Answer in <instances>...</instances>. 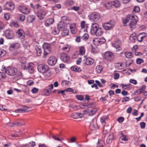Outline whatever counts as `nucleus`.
Segmentation results:
<instances>
[{
  "instance_id": "7ed1b4c3",
  "label": "nucleus",
  "mask_w": 147,
  "mask_h": 147,
  "mask_svg": "<svg viewBox=\"0 0 147 147\" xmlns=\"http://www.w3.org/2000/svg\"><path fill=\"white\" fill-rule=\"evenodd\" d=\"M103 58L108 61H111L114 59L115 56L112 52L108 51L105 53Z\"/></svg>"
},
{
  "instance_id": "603ef678",
  "label": "nucleus",
  "mask_w": 147,
  "mask_h": 147,
  "mask_svg": "<svg viewBox=\"0 0 147 147\" xmlns=\"http://www.w3.org/2000/svg\"><path fill=\"white\" fill-rule=\"evenodd\" d=\"M81 27L82 28H84L86 27L85 22L84 21H82L80 23Z\"/></svg>"
},
{
  "instance_id": "7c9ffc66",
  "label": "nucleus",
  "mask_w": 147,
  "mask_h": 147,
  "mask_svg": "<svg viewBox=\"0 0 147 147\" xmlns=\"http://www.w3.org/2000/svg\"><path fill=\"white\" fill-rule=\"evenodd\" d=\"M36 17L34 15H30L27 18V21L29 23H31L34 21Z\"/></svg>"
},
{
  "instance_id": "72a5a7b5",
  "label": "nucleus",
  "mask_w": 147,
  "mask_h": 147,
  "mask_svg": "<svg viewBox=\"0 0 147 147\" xmlns=\"http://www.w3.org/2000/svg\"><path fill=\"white\" fill-rule=\"evenodd\" d=\"M83 105L84 106H87L88 108H93L95 107V105L94 102H91L88 104L86 103H83Z\"/></svg>"
},
{
  "instance_id": "69168bd1",
  "label": "nucleus",
  "mask_w": 147,
  "mask_h": 147,
  "mask_svg": "<svg viewBox=\"0 0 147 147\" xmlns=\"http://www.w3.org/2000/svg\"><path fill=\"white\" fill-rule=\"evenodd\" d=\"M62 49L66 52H68L69 50V48L68 46H65Z\"/></svg>"
},
{
  "instance_id": "6e6d98bb",
  "label": "nucleus",
  "mask_w": 147,
  "mask_h": 147,
  "mask_svg": "<svg viewBox=\"0 0 147 147\" xmlns=\"http://www.w3.org/2000/svg\"><path fill=\"white\" fill-rule=\"evenodd\" d=\"M38 89L36 88H34L31 90L32 92L33 93H36L38 91Z\"/></svg>"
},
{
  "instance_id": "8fccbe9b",
  "label": "nucleus",
  "mask_w": 147,
  "mask_h": 147,
  "mask_svg": "<svg viewBox=\"0 0 147 147\" xmlns=\"http://www.w3.org/2000/svg\"><path fill=\"white\" fill-rule=\"evenodd\" d=\"M70 82L69 81L64 80L61 82V85L62 86H65L68 85L69 83H70Z\"/></svg>"
},
{
  "instance_id": "a18cd8bd",
  "label": "nucleus",
  "mask_w": 147,
  "mask_h": 147,
  "mask_svg": "<svg viewBox=\"0 0 147 147\" xmlns=\"http://www.w3.org/2000/svg\"><path fill=\"white\" fill-rule=\"evenodd\" d=\"M25 124V123H24L23 124H21V123L16 122L13 123L11 125H10L11 127H13L14 125H17V126H19V125H24Z\"/></svg>"
},
{
  "instance_id": "393cba45",
  "label": "nucleus",
  "mask_w": 147,
  "mask_h": 147,
  "mask_svg": "<svg viewBox=\"0 0 147 147\" xmlns=\"http://www.w3.org/2000/svg\"><path fill=\"white\" fill-rule=\"evenodd\" d=\"M54 22V20L53 18H49L47 19L45 22V26L47 27L49 26L52 24Z\"/></svg>"
},
{
  "instance_id": "6ab92c4d",
  "label": "nucleus",
  "mask_w": 147,
  "mask_h": 147,
  "mask_svg": "<svg viewBox=\"0 0 147 147\" xmlns=\"http://www.w3.org/2000/svg\"><path fill=\"white\" fill-rule=\"evenodd\" d=\"M146 36V34L145 33H141L139 34L137 37V39L138 41L141 42Z\"/></svg>"
},
{
  "instance_id": "2eb2a0df",
  "label": "nucleus",
  "mask_w": 147,
  "mask_h": 147,
  "mask_svg": "<svg viewBox=\"0 0 147 147\" xmlns=\"http://www.w3.org/2000/svg\"><path fill=\"white\" fill-rule=\"evenodd\" d=\"M15 6L14 4L11 2H9L7 3L4 6L5 9L10 11H12L14 9Z\"/></svg>"
},
{
  "instance_id": "f3484780",
  "label": "nucleus",
  "mask_w": 147,
  "mask_h": 147,
  "mask_svg": "<svg viewBox=\"0 0 147 147\" xmlns=\"http://www.w3.org/2000/svg\"><path fill=\"white\" fill-rule=\"evenodd\" d=\"M60 59L64 62L67 63L70 61L69 56L65 54L62 53L61 54Z\"/></svg>"
},
{
  "instance_id": "4468645a",
  "label": "nucleus",
  "mask_w": 147,
  "mask_h": 147,
  "mask_svg": "<svg viewBox=\"0 0 147 147\" xmlns=\"http://www.w3.org/2000/svg\"><path fill=\"white\" fill-rule=\"evenodd\" d=\"M102 26L105 30H108L114 27V25L111 23V21L103 24Z\"/></svg>"
},
{
  "instance_id": "b1692460",
  "label": "nucleus",
  "mask_w": 147,
  "mask_h": 147,
  "mask_svg": "<svg viewBox=\"0 0 147 147\" xmlns=\"http://www.w3.org/2000/svg\"><path fill=\"white\" fill-rule=\"evenodd\" d=\"M133 16L131 15H127L126 18L123 20V22L124 26H125L126 24L130 20L131 18H132Z\"/></svg>"
},
{
  "instance_id": "de8ad7c7",
  "label": "nucleus",
  "mask_w": 147,
  "mask_h": 147,
  "mask_svg": "<svg viewBox=\"0 0 147 147\" xmlns=\"http://www.w3.org/2000/svg\"><path fill=\"white\" fill-rule=\"evenodd\" d=\"M6 76V75L5 73L0 72V80L2 79H5Z\"/></svg>"
},
{
  "instance_id": "58836bf2",
  "label": "nucleus",
  "mask_w": 147,
  "mask_h": 147,
  "mask_svg": "<svg viewBox=\"0 0 147 147\" xmlns=\"http://www.w3.org/2000/svg\"><path fill=\"white\" fill-rule=\"evenodd\" d=\"M10 24L11 26H13L17 28H18L20 26L19 23L16 21H14L11 22Z\"/></svg>"
},
{
  "instance_id": "052dcab7",
  "label": "nucleus",
  "mask_w": 147,
  "mask_h": 147,
  "mask_svg": "<svg viewBox=\"0 0 147 147\" xmlns=\"http://www.w3.org/2000/svg\"><path fill=\"white\" fill-rule=\"evenodd\" d=\"M44 92L45 93V94L47 96H49L50 95V93L49 89L45 90H44Z\"/></svg>"
},
{
  "instance_id": "79ce46f5",
  "label": "nucleus",
  "mask_w": 147,
  "mask_h": 147,
  "mask_svg": "<svg viewBox=\"0 0 147 147\" xmlns=\"http://www.w3.org/2000/svg\"><path fill=\"white\" fill-rule=\"evenodd\" d=\"M23 45L25 48H27L29 46V43L28 42L25 40H23L22 42Z\"/></svg>"
},
{
  "instance_id": "680f3d73",
  "label": "nucleus",
  "mask_w": 147,
  "mask_h": 147,
  "mask_svg": "<svg viewBox=\"0 0 147 147\" xmlns=\"http://www.w3.org/2000/svg\"><path fill=\"white\" fill-rule=\"evenodd\" d=\"M141 93H142V91L139 89L135 92L134 94L135 95H137Z\"/></svg>"
},
{
  "instance_id": "e433bc0d",
  "label": "nucleus",
  "mask_w": 147,
  "mask_h": 147,
  "mask_svg": "<svg viewBox=\"0 0 147 147\" xmlns=\"http://www.w3.org/2000/svg\"><path fill=\"white\" fill-rule=\"evenodd\" d=\"M125 57L128 58H131L132 57V53L131 52L127 51L124 53Z\"/></svg>"
},
{
  "instance_id": "37998d69",
  "label": "nucleus",
  "mask_w": 147,
  "mask_h": 147,
  "mask_svg": "<svg viewBox=\"0 0 147 147\" xmlns=\"http://www.w3.org/2000/svg\"><path fill=\"white\" fill-rule=\"evenodd\" d=\"M88 35L87 34L85 33L84 34L83 36H82L81 38L83 40H86L88 39Z\"/></svg>"
},
{
  "instance_id": "4c0bfd02",
  "label": "nucleus",
  "mask_w": 147,
  "mask_h": 147,
  "mask_svg": "<svg viewBox=\"0 0 147 147\" xmlns=\"http://www.w3.org/2000/svg\"><path fill=\"white\" fill-rule=\"evenodd\" d=\"M68 33L69 30L66 28H65L61 33L62 36H66L68 35Z\"/></svg>"
},
{
  "instance_id": "c03bdc74",
  "label": "nucleus",
  "mask_w": 147,
  "mask_h": 147,
  "mask_svg": "<svg viewBox=\"0 0 147 147\" xmlns=\"http://www.w3.org/2000/svg\"><path fill=\"white\" fill-rule=\"evenodd\" d=\"M59 28H55L52 31V33L56 35L59 33Z\"/></svg>"
},
{
  "instance_id": "c756f323",
  "label": "nucleus",
  "mask_w": 147,
  "mask_h": 147,
  "mask_svg": "<svg viewBox=\"0 0 147 147\" xmlns=\"http://www.w3.org/2000/svg\"><path fill=\"white\" fill-rule=\"evenodd\" d=\"M104 6L107 9H110L113 7L112 2L111 1H109L106 3Z\"/></svg>"
},
{
  "instance_id": "f03ea898",
  "label": "nucleus",
  "mask_w": 147,
  "mask_h": 147,
  "mask_svg": "<svg viewBox=\"0 0 147 147\" xmlns=\"http://www.w3.org/2000/svg\"><path fill=\"white\" fill-rule=\"evenodd\" d=\"M3 72H5L8 75L10 76H13L16 74L18 71L16 68L10 67H8L7 68H4L3 70Z\"/></svg>"
},
{
  "instance_id": "5701e85b",
  "label": "nucleus",
  "mask_w": 147,
  "mask_h": 147,
  "mask_svg": "<svg viewBox=\"0 0 147 147\" xmlns=\"http://www.w3.org/2000/svg\"><path fill=\"white\" fill-rule=\"evenodd\" d=\"M35 49L36 51L37 55L38 56L41 55L42 53V49L40 46H36Z\"/></svg>"
},
{
  "instance_id": "09e8293b",
  "label": "nucleus",
  "mask_w": 147,
  "mask_h": 147,
  "mask_svg": "<svg viewBox=\"0 0 147 147\" xmlns=\"http://www.w3.org/2000/svg\"><path fill=\"white\" fill-rule=\"evenodd\" d=\"M136 63L138 64H140L144 62V60L140 58H138L136 60Z\"/></svg>"
},
{
  "instance_id": "bb28decb",
  "label": "nucleus",
  "mask_w": 147,
  "mask_h": 147,
  "mask_svg": "<svg viewBox=\"0 0 147 147\" xmlns=\"http://www.w3.org/2000/svg\"><path fill=\"white\" fill-rule=\"evenodd\" d=\"M129 39L131 42H135L137 39L136 34L133 33L131 34L129 37Z\"/></svg>"
},
{
  "instance_id": "a19ab883",
  "label": "nucleus",
  "mask_w": 147,
  "mask_h": 147,
  "mask_svg": "<svg viewBox=\"0 0 147 147\" xmlns=\"http://www.w3.org/2000/svg\"><path fill=\"white\" fill-rule=\"evenodd\" d=\"M6 53L5 51L0 49V58L6 55Z\"/></svg>"
},
{
  "instance_id": "ea45409f",
  "label": "nucleus",
  "mask_w": 147,
  "mask_h": 147,
  "mask_svg": "<svg viewBox=\"0 0 147 147\" xmlns=\"http://www.w3.org/2000/svg\"><path fill=\"white\" fill-rule=\"evenodd\" d=\"M85 49L83 47H81L80 48V55H83L85 53Z\"/></svg>"
},
{
  "instance_id": "4d7b16f0",
  "label": "nucleus",
  "mask_w": 147,
  "mask_h": 147,
  "mask_svg": "<svg viewBox=\"0 0 147 147\" xmlns=\"http://www.w3.org/2000/svg\"><path fill=\"white\" fill-rule=\"evenodd\" d=\"M24 110H23L22 108L19 109L17 110H15V112L16 113H23L24 112Z\"/></svg>"
},
{
  "instance_id": "3c124183",
  "label": "nucleus",
  "mask_w": 147,
  "mask_h": 147,
  "mask_svg": "<svg viewBox=\"0 0 147 147\" xmlns=\"http://www.w3.org/2000/svg\"><path fill=\"white\" fill-rule=\"evenodd\" d=\"M91 125L93 126L94 128H98V126L97 125L96 123H95L94 124V119H93L92 120V121L91 123Z\"/></svg>"
},
{
  "instance_id": "4be33fe9",
  "label": "nucleus",
  "mask_w": 147,
  "mask_h": 147,
  "mask_svg": "<svg viewBox=\"0 0 147 147\" xmlns=\"http://www.w3.org/2000/svg\"><path fill=\"white\" fill-rule=\"evenodd\" d=\"M88 113L89 116H92L95 115L97 111V109L95 107L90 109H88Z\"/></svg>"
},
{
  "instance_id": "ddd939ff",
  "label": "nucleus",
  "mask_w": 147,
  "mask_h": 147,
  "mask_svg": "<svg viewBox=\"0 0 147 147\" xmlns=\"http://www.w3.org/2000/svg\"><path fill=\"white\" fill-rule=\"evenodd\" d=\"M106 41L105 39L103 38H97L95 39H93V42L94 44L98 45L99 44H101L104 43Z\"/></svg>"
},
{
  "instance_id": "473e14b6",
  "label": "nucleus",
  "mask_w": 147,
  "mask_h": 147,
  "mask_svg": "<svg viewBox=\"0 0 147 147\" xmlns=\"http://www.w3.org/2000/svg\"><path fill=\"white\" fill-rule=\"evenodd\" d=\"M71 69L74 71L77 72H80L81 71L80 68L76 66H72L71 68Z\"/></svg>"
},
{
  "instance_id": "a211bd4d",
  "label": "nucleus",
  "mask_w": 147,
  "mask_h": 147,
  "mask_svg": "<svg viewBox=\"0 0 147 147\" xmlns=\"http://www.w3.org/2000/svg\"><path fill=\"white\" fill-rule=\"evenodd\" d=\"M19 37L22 39H24L25 38V33L24 30L22 29H19L16 33Z\"/></svg>"
},
{
  "instance_id": "0eeeda50",
  "label": "nucleus",
  "mask_w": 147,
  "mask_h": 147,
  "mask_svg": "<svg viewBox=\"0 0 147 147\" xmlns=\"http://www.w3.org/2000/svg\"><path fill=\"white\" fill-rule=\"evenodd\" d=\"M133 16L132 18H131V20L129 24V26L131 29H134L136 26V23L138 21V18L136 16H134L132 15Z\"/></svg>"
},
{
  "instance_id": "bf43d9fd",
  "label": "nucleus",
  "mask_w": 147,
  "mask_h": 147,
  "mask_svg": "<svg viewBox=\"0 0 147 147\" xmlns=\"http://www.w3.org/2000/svg\"><path fill=\"white\" fill-rule=\"evenodd\" d=\"M140 127L142 129H144L145 128L146 123L144 122H141L140 123Z\"/></svg>"
},
{
  "instance_id": "2f4dec72",
  "label": "nucleus",
  "mask_w": 147,
  "mask_h": 147,
  "mask_svg": "<svg viewBox=\"0 0 147 147\" xmlns=\"http://www.w3.org/2000/svg\"><path fill=\"white\" fill-rule=\"evenodd\" d=\"M113 7H119L120 5V2L118 0H115L113 1H112Z\"/></svg>"
},
{
  "instance_id": "864d4df0",
  "label": "nucleus",
  "mask_w": 147,
  "mask_h": 147,
  "mask_svg": "<svg viewBox=\"0 0 147 147\" xmlns=\"http://www.w3.org/2000/svg\"><path fill=\"white\" fill-rule=\"evenodd\" d=\"M76 98L79 100H82L84 99V97L81 95H77L76 96Z\"/></svg>"
},
{
  "instance_id": "9d476101",
  "label": "nucleus",
  "mask_w": 147,
  "mask_h": 147,
  "mask_svg": "<svg viewBox=\"0 0 147 147\" xmlns=\"http://www.w3.org/2000/svg\"><path fill=\"white\" fill-rule=\"evenodd\" d=\"M5 35L6 38L9 39H12L14 36V32L9 29L5 30Z\"/></svg>"
},
{
  "instance_id": "aec40b11",
  "label": "nucleus",
  "mask_w": 147,
  "mask_h": 147,
  "mask_svg": "<svg viewBox=\"0 0 147 147\" xmlns=\"http://www.w3.org/2000/svg\"><path fill=\"white\" fill-rule=\"evenodd\" d=\"M20 47V45L18 43H13L11 44L9 46V49L12 51L14 49H18Z\"/></svg>"
},
{
  "instance_id": "5fc2aeb1",
  "label": "nucleus",
  "mask_w": 147,
  "mask_h": 147,
  "mask_svg": "<svg viewBox=\"0 0 147 147\" xmlns=\"http://www.w3.org/2000/svg\"><path fill=\"white\" fill-rule=\"evenodd\" d=\"M52 138L55 140L58 141H61V140L59 138L57 137V136L53 135L52 136Z\"/></svg>"
},
{
  "instance_id": "1a4fd4ad",
  "label": "nucleus",
  "mask_w": 147,
  "mask_h": 147,
  "mask_svg": "<svg viewBox=\"0 0 147 147\" xmlns=\"http://www.w3.org/2000/svg\"><path fill=\"white\" fill-rule=\"evenodd\" d=\"M33 64L32 63H29L28 65L27 66L25 65V64H23L21 65V68L25 69H26L28 70L30 73H32L34 72Z\"/></svg>"
},
{
  "instance_id": "f704fd0d",
  "label": "nucleus",
  "mask_w": 147,
  "mask_h": 147,
  "mask_svg": "<svg viewBox=\"0 0 147 147\" xmlns=\"http://www.w3.org/2000/svg\"><path fill=\"white\" fill-rule=\"evenodd\" d=\"M103 33L104 32L103 29L101 28H100L98 30L97 34H96L95 35L97 36H100L102 35Z\"/></svg>"
},
{
  "instance_id": "e2e57ef3",
  "label": "nucleus",
  "mask_w": 147,
  "mask_h": 147,
  "mask_svg": "<svg viewBox=\"0 0 147 147\" xmlns=\"http://www.w3.org/2000/svg\"><path fill=\"white\" fill-rule=\"evenodd\" d=\"M134 11L138 13L140 11V9L139 7L138 6L135 7L134 8Z\"/></svg>"
},
{
  "instance_id": "13d9d810",
  "label": "nucleus",
  "mask_w": 147,
  "mask_h": 147,
  "mask_svg": "<svg viewBox=\"0 0 147 147\" xmlns=\"http://www.w3.org/2000/svg\"><path fill=\"white\" fill-rule=\"evenodd\" d=\"M70 107L75 110H76L78 108V106L76 105H70Z\"/></svg>"
},
{
  "instance_id": "39448f33",
  "label": "nucleus",
  "mask_w": 147,
  "mask_h": 147,
  "mask_svg": "<svg viewBox=\"0 0 147 147\" xmlns=\"http://www.w3.org/2000/svg\"><path fill=\"white\" fill-rule=\"evenodd\" d=\"M37 68L38 71L42 73H46L49 70L48 66L46 65H40L38 66Z\"/></svg>"
},
{
  "instance_id": "c9c22d12",
  "label": "nucleus",
  "mask_w": 147,
  "mask_h": 147,
  "mask_svg": "<svg viewBox=\"0 0 147 147\" xmlns=\"http://www.w3.org/2000/svg\"><path fill=\"white\" fill-rule=\"evenodd\" d=\"M5 28V26L4 23L0 21V34L4 32Z\"/></svg>"
},
{
  "instance_id": "9b49d317",
  "label": "nucleus",
  "mask_w": 147,
  "mask_h": 147,
  "mask_svg": "<svg viewBox=\"0 0 147 147\" xmlns=\"http://www.w3.org/2000/svg\"><path fill=\"white\" fill-rule=\"evenodd\" d=\"M18 9L21 12L26 14H29L30 12V9L23 5L19 6Z\"/></svg>"
},
{
  "instance_id": "f257e3e1",
  "label": "nucleus",
  "mask_w": 147,
  "mask_h": 147,
  "mask_svg": "<svg viewBox=\"0 0 147 147\" xmlns=\"http://www.w3.org/2000/svg\"><path fill=\"white\" fill-rule=\"evenodd\" d=\"M36 9L37 10L36 15L38 18L40 20H42L45 18L46 13L44 8H42L39 4L36 5Z\"/></svg>"
},
{
  "instance_id": "49530a36",
  "label": "nucleus",
  "mask_w": 147,
  "mask_h": 147,
  "mask_svg": "<svg viewBox=\"0 0 147 147\" xmlns=\"http://www.w3.org/2000/svg\"><path fill=\"white\" fill-rule=\"evenodd\" d=\"M73 3V1L72 0H67L66 1V4L67 5H72Z\"/></svg>"
},
{
  "instance_id": "423d86ee",
  "label": "nucleus",
  "mask_w": 147,
  "mask_h": 147,
  "mask_svg": "<svg viewBox=\"0 0 147 147\" xmlns=\"http://www.w3.org/2000/svg\"><path fill=\"white\" fill-rule=\"evenodd\" d=\"M98 25L96 23L92 24L90 28V33L92 35H95L99 28Z\"/></svg>"
},
{
  "instance_id": "412c9836",
  "label": "nucleus",
  "mask_w": 147,
  "mask_h": 147,
  "mask_svg": "<svg viewBox=\"0 0 147 147\" xmlns=\"http://www.w3.org/2000/svg\"><path fill=\"white\" fill-rule=\"evenodd\" d=\"M84 63L86 65H91L94 63V60L90 58H88L84 60Z\"/></svg>"
},
{
  "instance_id": "cd10ccee",
  "label": "nucleus",
  "mask_w": 147,
  "mask_h": 147,
  "mask_svg": "<svg viewBox=\"0 0 147 147\" xmlns=\"http://www.w3.org/2000/svg\"><path fill=\"white\" fill-rule=\"evenodd\" d=\"M102 66L100 65H97L96 67L95 70L97 73L100 74L103 70Z\"/></svg>"
},
{
  "instance_id": "f8f14e48",
  "label": "nucleus",
  "mask_w": 147,
  "mask_h": 147,
  "mask_svg": "<svg viewBox=\"0 0 147 147\" xmlns=\"http://www.w3.org/2000/svg\"><path fill=\"white\" fill-rule=\"evenodd\" d=\"M121 42L120 40H118L115 41L112 44L113 47L116 49V51H118L121 49Z\"/></svg>"
},
{
  "instance_id": "774afa93",
  "label": "nucleus",
  "mask_w": 147,
  "mask_h": 147,
  "mask_svg": "<svg viewBox=\"0 0 147 147\" xmlns=\"http://www.w3.org/2000/svg\"><path fill=\"white\" fill-rule=\"evenodd\" d=\"M34 83L31 80H29L27 82V85L28 86H30Z\"/></svg>"
},
{
  "instance_id": "dca6fc26",
  "label": "nucleus",
  "mask_w": 147,
  "mask_h": 147,
  "mask_svg": "<svg viewBox=\"0 0 147 147\" xmlns=\"http://www.w3.org/2000/svg\"><path fill=\"white\" fill-rule=\"evenodd\" d=\"M57 59L54 56L49 57L48 60V63L50 65H55L56 63Z\"/></svg>"
},
{
  "instance_id": "a878e982",
  "label": "nucleus",
  "mask_w": 147,
  "mask_h": 147,
  "mask_svg": "<svg viewBox=\"0 0 147 147\" xmlns=\"http://www.w3.org/2000/svg\"><path fill=\"white\" fill-rule=\"evenodd\" d=\"M82 114L79 113H74L72 114L71 117L74 119H78L82 117Z\"/></svg>"
},
{
  "instance_id": "c85d7f7f",
  "label": "nucleus",
  "mask_w": 147,
  "mask_h": 147,
  "mask_svg": "<svg viewBox=\"0 0 147 147\" xmlns=\"http://www.w3.org/2000/svg\"><path fill=\"white\" fill-rule=\"evenodd\" d=\"M25 15L23 14H18L17 17V19L20 20L21 22H23L25 20Z\"/></svg>"
},
{
  "instance_id": "0e129e2a",
  "label": "nucleus",
  "mask_w": 147,
  "mask_h": 147,
  "mask_svg": "<svg viewBox=\"0 0 147 147\" xmlns=\"http://www.w3.org/2000/svg\"><path fill=\"white\" fill-rule=\"evenodd\" d=\"M129 99V97H125L123 98L122 102H127Z\"/></svg>"
},
{
  "instance_id": "20e7f679",
  "label": "nucleus",
  "mask_w": 147,
  "mask_h": 147,
  "mask_svg": "<svg viewBox=\"0 0 147 147\" xmlns=\"http://www.w3.org/2000/svg\"><path fill=\"white\" fill-rule=\"evenodd\" d=\"M42 49L44 51L43 57L45 58L51 52V49L50 44L48 43L45 44L43 46Z\"/></svg>"
},
{
  "instance_id": "6e6552de",
  "label": "nucleus",
  "mask_w": 147,
  "mask_h": 147,
  "mask_svg": "<svg viewBox=\"0 0 147 147\" xmlns=\"http://www.w3.org/2000/svg\"><path fill=\"white\" fill-rule=\"evenodd\" d=\"M90 19L91 20L96 21L98 20L100 18L99 14L97 12H94L89 16Z\"/></svg>"
},
{
  "instance_id": "338daca9",
  "label": "nucleus",
  "mask_w": 147,
  "mask_h": 147,
  "mask_svg": "<svg viewBox=\"0 0 147 147\" xmlns=\"http://www.w3.org/2000/svg\"><path fill=\"white\" fill-rule=\"evenodd\" d=\"M76 140V138L75 137H73L70 139V142L71 143H74L75 142Z\"/></svg>"
}]
</instances>
